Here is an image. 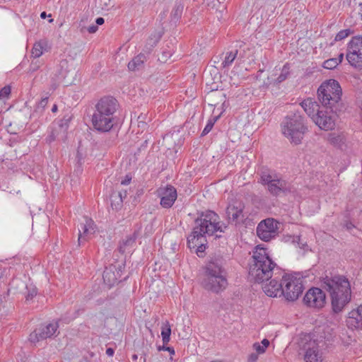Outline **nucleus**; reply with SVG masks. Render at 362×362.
Returning a JSON list of instances; mask_svg holds the SVG:
<instances>
[{
  "mask_svg": "<svg viewBox=\"0 0 362 362\" xmlns=\"http://www.w3.org/2000/svg\"><path fill=\"white\" fill-rule=\"evenodd\" d=\"M159 194L162 196L160 204L165 208H170L177 199L176 189L172 186H167L165 188L160 189Z\"/></svg>",
  "mask_w": 362,
  "mask_h": 362,
  "instance_id": "obj_18",
  "label": "nucleus"
},
{
  "mask_svg": "<svg viewBox=\"0 0 362 362\" xmlns=\"http://www.w3.org/2000/svg\"><path fill=\"white\" fill-rule=\"evenodd\" d=\"M122 276V267L111 264L103 272V280L108 286H112L118 282Z\"/></svg>",
  "mask_w": 362,
  "mask_h": 362,
  "instance_id": "obj_17",
  "label": "nucleus"
},
{
  "mask_svg": "<svg viewBox=\"0 0 362 362\" xmlns=\"http://www.w3.org/2000/svg\"><path fill=\"white\" fill-rule=\"evenodd\" d=\"M98 25H92L88 28V31L90 33H95L98 30Z\"/></svg>",
  "mask_w": 362,
  "mask_h": 362,
  "instance_id": "obj_49",
  "label": "nucleus"
},
{
  "mask_svg": "<svg viewBox=\"0 0 362 362\" xmlns=\"http://www.w3.org/2000/svg\"><path fill=\"white\" fill-rule=\"evenodd\" d=\"M269 341L267 339H264L261 343L255 342L252 345L253 349L257 354H263L266 352L267 347L269 346Z\"/></svg>",
  "mask_w": 362,
  "mask_h": 362,
  "instance_id": "obj_29",
  "label": "nucleus"
},
{
  "mask_svg": "<svg viewBox=\"0 0 362 362\" xmlns=\"http://www.w3.org/2000/svg\"><path fill=\"white\" fill-rule=\"evenodd\" d=\"M244 207L243 203L238 200H235L229 204L226 209V214L228 219L232 221L231 224L233 223V221L235 224L239 223L240 218H243V211Z\"/></svg>",
  "mask_w": 362,
  "mask_h": 362,
  "instance_id": "obj_16",
  "label": "nucleus"
},
{
  "mask_svg": "<svg viewBox=\"0 0 362 362\" xmlns=\"http://www.w3.org/2000/svg\"><path fill=\"white\" fill-rule=\"evenodd\" d=\"M341 89L338 81L329 79L323 82L317 89V98L322 105L332 111H339Z\"/></svg>",
  "mask_w": 362,
  "mask_h": 362,
  "instance_id": "obj_5",
  "label": "nucleus"
},
{
  "mask_svg": "<svg viewBox=\"0 0 362 362\" xmlns=\"http://www.w3.org/2000/svg\"><path fill=\"white\" fill-rule=\"evenodd\" d=\"M58 327L59 325L57 322L41 325L30 334L29 340L33 343H36L40 340L52 337L56 334Z\"/></svg>",
  "mask_w": 362,
  "mask_h": 362,
  "instance_id": "obj_12",
  "label": "nucleus"
},
{
  "mask_svg": "<svg viewBox=\"0 0 362 362\" xmlns=\"http://www.w3.org/2000/svg\"><path fill=\"white\" fill-rule=\"evenodd\" d=\"M119 107L117 100L111 96L102 98L95 105V110L117 119L116 112Z\"/></svg>",
  "mask_w": 362,
  "mask_h": 362,
  "instance_id": "obj_11",
  "label": "nucleus"
},
{
  "mask_svg": "<svg viewBox=\"0 0 362 362\" xmlns=\"http://www.w3.org/2000/svg\"><path fill=\"white\" fill-rule=\"evenodd\" d=\"M305 362H322L323 353L316 340H307L300 347Z\"/></svg>",
  "mask_w": 362,
  "mask_h": 362,
  "instance_id": "obj_9",
  "label": "nucleus"
},
{
  "mask_svg": "<svg viewBox=\"0 0 362 362\" xmlns=\"http://www.w3.org/2000/svg\"><path fill=\"white\" fill-rule=\"evenodd\" d=\"M218 117H215L214 118L209 119L208 120V122L204 127V130L202 131V136L206 135L213 128L215 122L217 121Z\"/></svg>",
  "mask_w": 362,
  "mask_h": 362,
  "instance_id": "obj_35",
  "label": "nucleus"
},
{
  "mask_svg": "<svg viewBox=\"0 0 362 362\" xmlns=\"http://www.w3.org/2000/svg\"><path fill=\"white\" fill-rule=\"evenodd\" d=\"M184 4L181 1H175L170 12V21L176 23L182 15Z\"/></svg>",
  "mask_w": 362,
  "mask_h": 362,
  "instance_id": "obj_26",
  "label": "nucleus"
},
{
  "mask_svg": "<svg viewBox=\"0 0 362 362\" xmlns=\"http://www.w3.org/2000/svg\"><path fill=\"white\" fill-rule=\"evenodd\" d=\"M112 203L111 206L113 209L116 210L119 209L122 206V193L119 192L117 194L112 195Z\"/></svg>",
  "mask_w": 362,
  "mask_h": 362,
  "instance_id": "obj_32",
  "label": "nucleus"
},
{
  "mask_svg": "<svg viewBox=\"0 0 362 362\" xmlns=\"http://www.w3.org/2000/svg\"><path fill=\"white\" fill-rule=\"evenodd\" d=\"M259 358V354L257 353H251L247 358V362H257Z\"/></svg>",
  "mask_w": 362,
  "mask_h": 362,
  "instance_id": "obj_45",
  "label": "nucleus"
},
{
  "mask_svg": "<svg viewBox=\"0 0 362 362\" xmlns=\"http://www.w3.org/2000/svg\"><path fill=\"white\" fill-rule=\"evenodd\" d=\"M288 74H289V68L286 65H284L283 66L281 74L277 78V82L281 83V82L284 81L287 78Z\"/></svg>",
  "mask_w": 362,
  "mask_h": 362,
  "instance_id": "obj_38",
  "label": "nucleus"
},
{
  "mask_svg": "<svg viewBox=\"0 0 362 362\" xmlns=\"http://www.w3.org/2000/svg\"><path fill=\"white\" fill-rule=\"evenodd\" d=\"M281 132L289 141L298 145L308 132L305 119L299 113H293L286 116L281 124Z\"/></svg>",
  "mask_w": 362,
  "mask_h": 362,
  "instance_id": "obj_4",
  "label": "nucleus"
},
{
  "mask_svg": "<svg viewBox=\"0 0 362 362\" xmlns=\"http://www.w3.org/2000/svg\"><path fill=\"white\" fill-rule=\"evenodd\" d=\"M83 219L85 222L81 223V226H91L93 224V221L86 216H83Z\"/></svg>",
  "mask_w": 362,
  "mask_h": 362,
  "instance_id": "obj_46",
  "label": "nucleus"
},
{
  "mask_svg": "<svg viewBox=\"0 0 362 362\" xmlns=\"http://www.w3.org/2000/svg\"><path fill=\"white\" fill-rule=\"evenodd\" d=\"M132 359H133L134 361H136V360L137 359V355L134 354V355L132 356Z\"/></svg>",
  "mask_w": 362,
  "mask_h": 362,
  "instance_id": "obj_60",
  "label": "nucleus"
},
{
  "mask_svg": "<svg viewBox=\"0 0 362 362\" xmlns=\"http://www.w3.org/2000/svg\"><path fill=\"white\" fill-rule=\"evenodd\" d=\"M221 233H214V235H215V238H219L221 237Z\"/></svg>",
  "mask_w": 362,
  "mask_h": 362,
  "instance_id": "obj_58",
  "label": "nucleus"
},
{
  "mask_svg": "<svg viewBox=\"0 0 362 362\" xmlns=\"http://www.w3.org/2000/svg\"><path fill=\"white\" fill-rule=\"evenodd\" d=\"M163 349L168 351L170 354H175V351H174V349L173 348H170V347H166L165 348V346H163Z\"/></svg>",
  "mask_w": 362,
  "mask_h": 362,
  "instance_id": "obj_55",
  "label": "nucleus"
},
{
  "mask_svg": "<svg viewBox=\"0 0 362 362\" xmlns=\"http://www.w3.org/2000/svg\"><path fill=\"white\" fill-rule=\"evenodd\" d=\"M57 110V106L56 105H54L52 108V111L53 112H55Z\"/></svg>",
  "mask_w": 362,
  "mask_h": 362,
  "instance_id": "obj_59",
  "label": "nucleus"
},
{
  "mask_svg": "<svg viewBox=\"0 0 362 362\" xmlns=\"http://www.w3.org/2000/svg\"><path fill=\"white\" fill-rule=\"evenodd\" d=\"M283 240L286 243L291 242V243H298L300 238L298 235L296 236V235H291L287 234V235H284Z\"/></svg>",
  "mask_w": 362,
  "mask_h": 362,
  "instance_id": "obj_42",
  "label": "nucleus"
},
{
  "mask_svg": "<svg viewBox=\"0 0 362 362\" xmlns=\"http://www.w3.org/2000/svg\"><path fill=\"white\" fill-rule=\"evenodd\" d=\"M219 223V216L210 210L202 212L195 219L197 226H218Z\"/></svg>",
  "mask_w": 362,
  "mask_h": 362,
  "instance_id": "obj_15",
  "label": "nucleus"
},
{
  "mask_svg": "<svg viewBox=\"0 0 362 362\" xmlns=\"http://www.w3.org/2000/svg\"><path fill=\"white\" fill-rule=\"evenodd\" d=\"M338 66L337 59L331 58L323 62V67L327 69H333Z\"/></svg>",
  "mask_w": 362,
  "mask_h": 362,
  "instance_id": "obj_36",
  "label": "nucleus"
},
{
  "mask_svg": "<svg viewBox=\"0 0 362 362\" xmlns=\"http://www.w3.org/2000/svg\"><path fill=\"white\" fill-rule=\"evenodd\" d=\"M282 280L279 282L276 279H272L269 283L265 284L262 286V290L264 293L272 298L283 296L282 293Z\"/></svg>",
  "mask_w": 362,
  "mask_h": 362,
  "instance_id": "obj_20",
  "label": "nucleus"
},
{
  "mask_svg": "<svg viewBox=\"0 0 362 362\" xmlns=\"http://www.w3.org/2000/svg\"><path fill=\"white\" fill-rule=\"evenodd\" d=\"M326 302L325 292L319 288L309 289L303 298V303L310 308H321Z\"/></svg>",
  "mask_w": 362,
  "mask_h": 362,
  "instance_id": "obj_10",
  "label": "nucleus"
},
{
  "mask_svg": "<svg viewBox=\"0 0 362 362\" xmlns=\"http://www.w3.org/2000/svg\"><path fill=\"white\" fill-rule=\"evenodd\" d=\"M278 229L279 228H257V235L261 240L267 242L278 235Z\"/></svg>",
  "mask_w": 362,
  "mask_h": 362,
  "instance_id": "obj_23",
  "label": "nucleus"
},
{
  "mask_svg": "<svg viewBox=\"0 0 362 362\" xmlns=\"http://www.w3.org/2000/svg\"><path fill=\"white\" fill-rule=\"evenodd\" d=\"M66 64H67V62L66 61H62L60 63V66L63 68V67H65L66 66Z\"/></svg>",
  "mask_w": 362,
  "mask_h": 362,
  "instance_id": "obj_57",
  "label": "nucleus"
},
{
  "mask_svg": "<svg viewBox=\"0 0 362 362\" xmlns=\"http://www.w3.org/2000/svg\"><path fill=\"white\" fill-rule=\"evenodd\" d=\"M325 289L329 293L332 310L335 313H340L351 301V284L348 279L341 275L332 277L326 276L323 279Z\"/></svg>",
  "mask_w": 362,
  "mask_h": 362,
  "instance_id": "obj_1",
  "label": "nucleus"
},
{
  "mask_svg": "<svg viewBox=\"0 0 362 362\" xmlns=\"http://www.w3.org/2000/svg\"><path fill=\"white\" fill-rule=\"evenodd\" d=\"M337 59V64H339V63H341L344 59V54H340L338 57V58H336Z\"/></svg>",
  "mask_w": 362,
  "mask_h": 362,
  "instance_id": "obj_54",
  "label": "nucleus"
},
{
  "mask_svg": "<svg viewBox=\"0 0 362 362\" xmlns=\"http://www.w3.org/2000/svg\"><path fill=\"white\" fill-rule=\"evenodd\" d=\"M146 57L144 54H139L128 64V68L131 71L139 70L143 67L144 63L146 61Z\"/></svg>",
  "mask_w": 362,
  "mask_h": 362,
  "instance_id": "obj_25",
  "label": "nucleus"
},
{
  "mask_svg": "<svg viewBox=\"0 0 362 362\" xmlns=\"http://www.w3.org/2000/svg\"><path fill=\"white\" fill-rule=\"evenodd\" d=\"M346 322L351 329H362V305L349 313Z\"/></svg>",
  "mask_w": 362,
  "mask_h": 362,
  "instance_id": "obj_19",
  "label": "nucleus"
},
{
  "mask_svg": "<svg viewBox=\"0 0 362 362\" xmlns=\"http://www.w3.org/2000/svg\"><path fill=\"white\" fill-rule=\"evenodd\" d=\"M238 54V50L235 49L233 51L228 52L226 54V57L224 60L221 63V66L223 68H226L230 66L235 59L236 58Z\"/></svg>",
  "mask_w": 362,
  "mask_h": 362,
  "instance_id": "obj_30",
  "label": "nucleus"
},
{
  "mask_svg": "<svg viewBox=\"0 0 362 362\" xmlns=\"http://www.w3.org/2000/svg\"><path fill=\"white\" fill-rule=\"evenodd\" d=\"M11 93V88L8 86H4L0 90V100L7 98Z\"/></svg>",
  "mask_w": 362,
  "mask_h": 362,
  "instance_id": "obj_40",
  "label": "nucleus"
},
{
  "mask_svg": "<svg viewBox=\"0 0 362 362\" xmlns=\"http://www.w3.org/2000/svg\"><path fill=\"white\" fill-rule=\"evenodd\" d=\"M171 327L170 323L165 321L161 326V336L164 344H168L170 339Z\"/></svg>",
  "mask_w": 362,
  "mask_h": 362,
  "instance_id": "obj_28",
  "label": "nucleus"
},
{
  "mask_svg": "<svg viewBox=\"0 0 362 362\" xmlns=\"http://www.w3.org/2000/svg\"><path fill=\"white\" fill-rule=\"evenodd\" d=\"M202 286L205 289L216 293L221 292L227 287L226 272L223 267V259L221 257H211L206 264Z\"/></svg>",
  "mask_w": 362,
  "mask_h": 362,
  "instance_id": "obj_3",
  "label": "nucleus"
},
{
  "mask_svg": "<svg viewBox=\"0 0 362 362\" xmlns=\"http://www.w3.org/2000/svg\"><path fill=\"white\" fill-rule=\"evenodd\" d=\"M115 351H114V349H112V348H107L106 349V354L108 356H112L113 354H114Z\"/></svg>",
  "mask_w": 362,
  "mask_h": 362,
  "instance_id": "obj_51",
  "label": "nucleus"
},
{
  "mask_svg": "<svg viewBox=\"0 0 362 362\" xmlns=\"http://www.w3.org/2000/svg\"><path fill=\"white\" fill-rule=\"evenodd\" d=\"M146 118V115L145 114L141 113L139 116H138V127L142 129H145L146 126V123L145 122Z\"/></svg>",
  "mask_w": 362,
  "mask_h": 362,
  "instance_id": "obj_43",
  "label": "nucleus"
},
{
  "mask_svg": "<svg viewBox=\"0 0 362 362\" xmlns=\"http://www.w3.org/2000/svg\"><path fill=\"white\" fill-rule=\"evenodd\" d=\"M276 265L265 248L256 246L249 261V279L256 283L268 281L272 278Z\"/></svg>",
  "mask_w": 362,
  "mask_h": 362,
  "instance_id": "obj_2",
  "label": "nucleus"
},
{
  "mask_svg": "<svg viewBox=\"0 0 362 362\" xmlns=\"http://www.w3.org/2000/svg\"><path fill=\"white\" fill-rule=\"evenodd\" d=\"M283 296L288 301H294L303 293V279L300 274H286L282 277Z\"/></svg>",
  "mask_w": 362,
  "mask_h": 362,
  "instance_id": "obj_6",
  "label": "nucleus"
},
{
  "mask_svg": "<svg viewBox=\"0 0 362 362\" xmlns=\"http://www.w3.org/2000/svg\"><path fill=\"white\" fill-rule=\"evenodd\" d=\"M206 240L202 241L199 245H198L196 248V253L199 256V253H202L204 252L206 249Z\"/></svg>",
  "mask_w": 362,
  "mask_h": 362,
  "instance_id": "obj_44",
  "label": "nucleus"
},
{
  "mask_svg": "<svg viewBox=\"0 0 362 362\" xmlns=\"http://www.w3.org/2000/svg\"><path fill=\"white\" fill-rule=\"evenodd\" d=\"M47 45V42L45 40L36 42L33 47L31 57L34 59H38L42 55Z\"/></svg>",
  "mask_w": 362,
  "mask_h": 362,
  "instance_id": "obj_24",
  "label": "nucleus"
},
{
  "mask_svg": "<svg viewBox=\"0 0 362 362\" xmlns=\"http://www.w3.org/2000/svg\"><path fill=\"white\" fill-rule=\"evenodd\" d=\"M351 30L350 29H345L339 31L336 37H335V41H341L348 37L351 34Z\"/></svg>",
  "mask_w": 362,
  "mask_h": 362,
  "instance_id": "obj_37",
  "label": "nucleus"
},
{
  "mask_svg": "<svg viewBox=\"0 0 362 362\" xmlns=\"http://www.w3.org/2000/svg\"><path fill=\"white\" fill-rule=\"evenodd\" d=\"M136 239V233H134L132 236L127 237L126 240H124L120 244L119 250L122 253H124L129 247H132L135 240Z\"/></svg>",
  "mask_w": 362,
  "mask_h": 362,
  "instance_id": "obj_27",
  "label": "nucleus"
},
{
  "mask_svg": "<svg viewBox=\"0 0 362 362\" xmlns=\"http://www.w3.org/2000/svg\"><path fill=\"white\" fill-rule=\"evenodd\" d=\"M56 130L53 131L52 134L47 138V141L49 143L52 142L54 141L57 138H58V134L56 133Z\"/></svg>",
  "mask_w": 362,
  "mask_h": 362,
  "instance_id": "obj_48",
  "label": "nucleus"
},
{
  "mask_svg": "<svg viewBox=\"0 0 362 362\" xmlns=\"http://www.w3.org/2000/svg\"><path fill=\"white\" fill-rule=\"evenodd\" d=\"M47 103V98H45L41 100V101L40 102V105L42 106V107H45Z\"/></svg>",
  "mask_w": 362,
  "mask_h": 362,
  "instance_id": "obj_53",
  "label": "nucleus"
},
{
  "mask_svg": "<svg viewBox=\"0 0 362 362\" xmlns=\"http://www.w3.org/2000/svg\"><path fill=\"white\" fill-rule=\"evenodd\" d=\"M40 17L42 18V19H45L46 17H47V13L46 12L43 11L40 14Z\"/></svg>",
  "mask_w": 362,
  "mask_h": 362,
  "instance_id": "obj_56",
  "label": "nucleus"
},
{
  "mask_svg": "<svg viewBox=\"0 0 362 362\" xmlns=\"http://www.w3.org/2000/svg\"><path fill=\"white\" fill-rule=\"evenodd\" d=\"M301 107L306 114L314 121L315 117L322 109L319 104L312 98H307L300 103Z\"/></svg>",
  "mask_w": 362,
  "mask_h": 362,
  "instance_id": "obj_21",
  "label": "nucleus"
},
{
  "mask_svg": "<svg viewBox=\"0 0 362 362\" xmlns=\"http://www.w3.org/2000/svg\"><path fill=\"white\" fill-rule=\"evenodd\" d=\"M223 233L224 230L223 228H203V235L206 237V235L212 236L214 233Z\"/></svg>",
  "mask_w": 362,
  "mask_h": 362,
  "instance_id": "obj_34",
  "label": "nucleus"
},
{
  "mask_svg": "<svg viewBox=\"0 0 362 362\" xmlns=\"http://www.w3.org/2000/svg\"><path fill=\"white\" fill-rule=\"evenodd\" d=\"M346 57L351 66L356 69H362V37H352L348 44Z\"/></svg>",
  "mask_w": 362,
  "mask_h": 362,
  "instance_id": "obj_8",
  "label": "nucleus"
},
{
  "mask_svg": "<svg viewBox=\"0 0 362 362\" xmlns=\"http://www.w3.org/2000/svg\"><path fill=\"white\" fill-rule=\"evenodd\" d=\"M37 294V289L36 288L33 287L29 289L28 293L26 296V300H30L33 298V296H35Z\"/></svg>",
  "mask_w": 362,
  "mask_h": 362,
  "instance_id": "obj_47",
  "label": "nucleus"
},
{
  "mask_svg": "<svg viewBox=\"0 0 362 362\" xmlns=\"http://www.w3.org/2000/svg\"><path fill=\"white\" fill-rule=\"evenodd\" d=\"M203 228H194V230L187 238L188 247L195 248L202 241L205 240V236L203 235Z\"/></svg>",
  "mask_w": 362,
  "mask_h": 362,
  "instance_id": "obj_22",
  "label": "nucleus"
},
{
  "mask_svg": "<svg viewBox=\"0 0 362 362\" xmlns=\"http://www.w3.org/2000/svg\"><path fill=\"white\" fill-rule=\"evenodd\" d=\"M337 111H324L321 110L314 118L315 124L318 126L321 129L328 131L332 129L335 126V120L334 113Z\"/></svg>",
  "mask_w": 362,
  "mask_h": 362,
  "instance_id": "obj_14",
  "label": "nucleus"
},
{
  "mask_svg": "<svg viewBox=\"0 0 362 362\" xmlns=\"http://www.w3.org/2000/svg\"><path fill=\"white\" fill-rule=\"evenodd\" d=\"M105 21L104 18L102 17H99L95 20V23L98 25H103Z\"/></svg>",
  "mask_w": 362,
  "mask_h": 362,
  "instance_id": "obj_52",
  "label": "nucleus"
},
{
  "mask_svg": "<svg viewBox=\"0 0 362 362\" xmlns=\"http://www.w3.org/2000/svg\"><path fill=\"white\" fill-rule=\"evenodd\" d=\"M280 223L277 220L273 218H268L261 221L257 226H277Z\"/></svg>",
  "mask_w": 362,
  "mask_h": 362,
  "instance_id": "obj_33",
  "label": "nucleus"
},
{
  "mask_svg": "<svg viewBox=\"0 0 362 362\" xmlns=\"http://www.w3.org/2000/svg\"><path fill=\"white\" fill-rule=\"evenodd\" d=\"M82 231L81 230L78 231V240L79 244L81 242L86 240L92 234H94L95 232V228H82Z\"/></svg>",
  "mask_w": 362,
  "mask_h": 362,
  "instance_id": "obj_31",
  "label": "nucleus"
},
{
  "mask_svg": "<svg viewBox=\"0 0 362 362\" xmlns=\"http://www.w3.org/2000/svg\"><path fill=\"white\" fill-rule=\"evenodd\" d=\"M261 182L263 185H267L268 190L273 195H279L280 193L290 191L289 185L285 180L269 170L262 173Z\"/></svg>",
  "mask_w": 362,
  "mask_h": 362,
  "instance_id": "obj_7",
  "label": "nucleus"
},
{
  "mask_svg": "<svg viewBox=\"0 0 362 362\" xmlns=\"http://www.w3.org/2000/svg\"><path fill=\"white\" fill-rule=\"evenodd\" d=\"M53 21H54V20H53L52 18H50V19L49 20V23H52V22H53Z\"/></svg>",
  "mask_w": 362,
  "mask_h": 362,
  "instance_id": "obj_61",
  "label": "nucleus"
},
{
  "mask_svg": "<svg viewBox=\"0 0 362 362\" xmlns=\"http://www.w3.org/2000/svg\"><path fill=\"white\" fill-rule=\"evenodd\" d=\"M35 59L36 60H33L30 65V67H29L30 72L33 73V72L36 71L37 70H38L40 69V67L42 64V62L40 60L37 59Z\"/></svg>",
  "mask_w": 362,
  "mask_h": 362,
  "instance_id": "obj_39",
  "label": "nucleus"
},
{
  "mask_svg": "<svg viewBox=\"0 0 362 362\" xmlns=\"http://www.w3.org/2000/svg\"><path fill=\"white\" fill-rule=\"evenodd\" d=\"M160 37L161 36L159 34L151 35L148 40L147 45H149L151 47H153L158 42Z\"/></svg>",
  "mask_w": 362,
  "mask_h": 362,
  "instance_id": "obj_41",
  "label": "nucleus"
},
{
  "mask_svg": "<svg viewBox=\"0 0 362 362\" xmlns=\"http://www.w3.org/2000/svg\"><path fill=\"white\" fill-rule=\"evenodd\" d=\"M132 177H129V175H127L126 177L123 180H122L121 184L123 185H127L130 183Z\"/></svg>",
  "mask_w": 362,
  "mask_h": 362,
  "instance_id": "obj_50",
  "label": "nucleus"
},
{
  "mask_svg": "<svg viewBox=\"0 0 362 362\" xmlns=\"http://www.w3.org/2000/svg\"><path fill=\"white\" fill-rule=\"evenodd\" d=\"M116 122L117 119L96 110H95L92 117V123L94 128L101 132H109Z\"/></svg>",
  "mask_w": 362,
  "mask_h": 362,
  "instance_id": "obj_13",
  "label": "nucleus"
}]
</instances>
